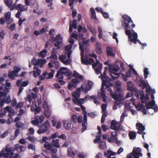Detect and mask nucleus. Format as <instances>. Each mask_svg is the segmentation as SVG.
Masks as SVG:
<instances>
[{
  "label": "nucleus",
  "mask_w": 158,
  "mask_h": 158,
  "mask_svg": "<svg viewBox=\"0 0 158 158\" xmlns=\"http://www.w3.org/2000/svg\"><path fill=\"white\" fill-rule=\"evenodd\" d=\"M122 18L123 20V25L126 29L125 30L126 34L128 36L129 40L136 44V40L137 39L138 35L136 33L134 32L133 35V38H132V35L130 29L131 27L129 24L130 23H133V21L130 17L127 15H123L122 16Z\"/></svg>",
  "instance_id": "1"
},
{
  "label": "nucleus",
  "mask_w": 158,
  "mask_h": 158,
  "mask_svg": "<svg viewBox=\"0 0 158 158\" xmlns=\"http://www.w3.org/2000/svg\"><path fill=\"white\" fill-rule=\"evenodd\" d=\"M49 139L46 136L43 137L42 139V142H46L44 145V147L46 149L51 151L52 153H56L57 151V148H59L60 147L59 144V140H53L50 143H49L46 142Z\"/></svg>",
  "instance_id": "2"
},
{
  "label": "nucleus",
  "mask_w": 158,
  "mask_h": 158,
  "mask_svg": "<svg viewBox=\"0 0 158 158\" xmlns=\"http://www.w3.org/2000/svg\"><path fill=\"white\" fill-rule=\"evenodd\" d=\"M63 75L67 76H70L72 75V73L69 70H67L66 68L62 67L60 68L58 71L55 77L57 78L56 81L61 85H63L65 83V82L63 80L64 78Z\"/></svg>",
  "instance_id": "3"
},
{
  "label": "nucleus",
  "mask_w": 158,
  "mask_h": 158,
  "mask_svg": "<svg viewBox=\"0 0 158 158\" xmlns=\"http://www.w3.org/2000/svg\"><path fill=\"white\" fill-rule=\"evenodd\" d=\"M73 75L75 77L74 79H73L69 83L67 87L68 89L70 90L73 89V88H75L78 83L82 81L83 77L80 75L76 71L73 72Z\"/></svg>",
  "instance_id": "4"
},
{
  "label": "nucleus",
  "mask_w": 158,
  "mask_h": 158,
  "mask_svg": "<svg viewBox=\"0 0 158 158\" xmlns=\"http://www.w3.org/2000/svg\"><path fill=\"white\" fill-rule=\"evenodd\" d=\"M120 125L117 122L114 120H112L111 123V125L110 128L114 130L111 132V136L114 139H117V131L120 130Z\"/></svg>",
  "instance_id": "5"
},
{
  "label": "nucleus",
  "mask_w": 158,
  "mask_h": 158,
  "mask_svg": "<svg viewBox=\"0 0 158 158\" xmlns=\"http://www.w3.org/2000/svg\"><path fill=\"white\" fill-rule=\"evenodd\" d=\"M123 96L121 94H118L116 93H114L111 95V97L115 100L114 102V105L113 107L114 110L117 109V106L120 105V101L122 99Z\"/></svg>",
  "instance_id": "6"
},
{
  "label": "nucleus",
  "mask_w": 158,
  "mask_h": 158,
  "mask_svg": "<svg viewBox=\"0 0 158 158\" xmlns=\"http://www.w3.org/2000/svg\"><path fill=\"white\" fill-rule=\"evenodd\" d=\"M50 127L49 123L48 120L46 121L44 124H42L39 127L37 133L39 134L44 133L48 131Z\"/></svg>",
  "instance_id": "7"
},
{
  "label": "nucleus",
  "mask_w": 158,
  "mask_h": 158,
  "mask_svg": "<svg viewBox=\"0 0 158 158\" xmlns=\"http://www.w3.org/2000/svg\"><path fill=\"white\" fill-rule=\"evenodd\" d=\"M51 38L53 42H56L54 44L55 46L57 47V49H60V46L63 42V37L61 36V35L59 34L57 35L55 37H51Z\"/></svg>",
  "instance_id": "8"
},
{
  "label": "nucleus",
  "mask_w": 158,
  "mask_h": 158,
  "mask_svg": "<svg viewBox=\"0 0 158 158\" xmlns=\"http://www.w3.org/2000/svg\"><path fill=\"white\" fill-rule=\"evenodd\" d=\"M141 152V150L139 148H133L132 153L134 154V158H139V156H142V154Z\"/></svg>",
  "instance_id": "9"
},
{
  "label": "nucleus",
  "mask_w": 158,
  "mask_h": 158,
  "mask_svg": "<svg viewBox=\"0 0 158 158\" xmlns=\"http://www.w3.org/2000/svg\"><path fill=\"white\" fill-rule=\"evenodd\" d=\"M11 100L10 95L6 98L4 97L3 98L0 100V106L2 107L5 103L9 104L11 102Z\"/></svg>",
  "instance_id": "10"
},
{
  "label": "nucleus",
  "mask_w": 158,
  "mask_h": 158,
  "mask_svg": "<svg viewBox=\"0 0 158 158\" xmlns=\"http://www.w3.org/2000/svg\"><path fill=\"white\" fill-rule=\"evenodd\" d=\"M102 81V89H103V87H105V85H110V86H113V84L110 83L112 81V80L110 79L108 77H107L106 78H104Z\"/></svg>",
  "instance_id": "11"
},
{
  "label": "nucleus",
  "mask_w": 158,
  "mask_h": 158,
  "mask_svg": "<svg viewBox=\"0 0 158 158\" xmlns=\"http://www.w3.org/2000/svg\"><path fill=\"white\" fill-rule=\"evenodd\" d=\"M76 150L73 148L70 147L68 148L67 155L68 156L73 158L76 155Z\"/></svg>",
  "instance_id": "12"
},
{
  "label": "nucleus",
  "mask_w": 158,
  "mask_h": 158,
  "mask_svg": "<svg viewBox=\"0 0 158 158\" xmlns=\"http://www.w3.org/2000/svg\"><path fill=\"white\" fill-rule=\"evenodd\" d=\"M5 20L6 23L7 24H9L13 21L12 19L11 18V13L10 12H8L5 13Z\"/></svg>",
  "instance_id": "13"
},
{
  "label": "nucleus",
  "mask_w": 158,
  "mask_h": 158,
  "mask_svg": "<svg viewBox=\"0 0 158 158\" xmlns=\"http://www.w3.org/2000/svg\"><path fill=\"white\" fill-rule=\"evenodd\" d=\"M106 52L108 56L114 57L115 56V52L112 48L107 47L106 49Z\"/></svg>",
  "instance_id": "14"
},
{
  "label": "nucleus",
  "mask_w": 158,
  "mask_h": 158,
  "mask_svg": "<svg viewBox=\"0 0 158 158\" xmlns=\"http://www.w3.org/2000/svg\"><path fill=\"white\" fill-rule=\"evenodd\" d=\"M73 46L67 45L65 47V54L67 55L68 58H69L70 57L71 54H72V51L71 50Z\"/></svg>",
  "instance_id": "15"
},
{
  "label": "nucleus",
  "mask_w": 158,
  "mask_h": 158,
  "mask_svg": "<svg viewBox=\"0 0 158 158\" xmlns=\"http://www.w3.org/2000/svg\"><path fill=\"white\" fill-rule=\"evenodd\" d=\"M81 88H78L76 91L72 93V95L73 97V100H75L76 98H79L81 94Z\"/></svg>",
  "instance_id": "16"
},
{
  "label": "nucleus",
  "mask_w": 158,
  "mask_h": 158,
  "mask_svg": "<svg viewBox=\"0 0 158 158\" xmlns=\"http://www.w3.org/2000/svg\"><path fill=\"white\" fill-rule=\"evenodd\" d=\"M10 88L5 87L4 91H0V100L2 99V97H5L7 96V94L9 92Z\"/></svg>",
  "instance_id": "17"
},
{
  "label": "nucleus",
  "mask_w": 158,
  "mask_h": 158,
  "mask_svg": "<svg viewBox=\"0 0 158 158\" xmlns=\"http://www.w3.org/2000/svg\"><path fill=\"white\" fill-rule=\"evenodd\" d=\"M73 102L75 104L78 106H80L84 104L85 102V99L84 98H76L75 100H73Z\"/></svg>",
  "instance_id": "18"
},
{
  "label": "nucleus",
  "mask_w": 158,
  "mask_h": 158,
  "mask_svg": "<svg viewBox=\"0 0 158 158\" xmlns=\"http://www.w3.org/2000/svg\"><path fill=\"white\" fill-rule=\"evenodd\" d=\"M64 127L67 130H70L71 128V122L70 120L63 121Z\"/></svg>",
  "instance_id": "19"
},
{
  "label": "nucleus",
  "mask_w": 158,
  "mask_h": 158,
  "mask_svg": "<svg viewBox=\"0 0 158 158\" xmlns=\"http://www.w3.org/2000/svg\"><path fill=\"white\" fill-rule=\"evenodd\" d=\"M155 106H157L155 104V102L154 100H152V101H150L146 105V109H153V107Z\"/></svg>",
  "instance_id": "20"
},
{
  "label": "nucleus",
  "mask_w": 158,
  "mask_h": 158,
  "mask_svg": "<svg viewBox=\"0 0 158 158\" xmlns=\"http://www.w3.org/2000/svg\"><path fill=\"white\" fill-rule=\"evenodd\" d=\"M121 82L118 81H117L115 82V86L116 88V90L118 93L119 94H120V93L121 92Z\"/></svg>",
  "instance_id": "21"
},
{
  "label": "nucleus",
  "mask_w": 158,
  "mask_h": 158,
  "mask_svg": "<svg viewBox=\"0 0 158 158\" xmlns=\"http://www.w3.org/2000/svg\"><path fill=\"white\" fill-rule=\"evenodd\" d=\"M110 74L111 77L112 79L113 80H115L118 79L120 75L119 73H116V72H110Z\"/></svg>",
  "instance_id": "22"
},
{
  "label": "nucleus",
  "mask_w": 158,
  "mask_h": 158,
  "mask_svg": "<svg viewBox=\"0 0 158 158\" xmlns=\"http://www.w3.org/2000/svg\"><path fill=\"white\" fill-rule=\"evenodd\" d=\"M104 87H103V89H102V86H101V91L102 92L101 93V97L102 98L103 101L105 102L106 99V94L105 92V91L104 89Z\"/></svg>",
  "instance_id": "23"
},
{
  "label": "nucleus",
  "mask_w": 158,
  "mask_h": 158,
  "mask_svg": "<svg viewBox=\"0 0 158 158\" xmlns=\"http://www.w3.org/2000/svg\"><path fill=\"white\" fill-rule=\"evenodd\" d=\"M115 153L112 151L110 150H108L104 152V155L105 156H106L107 158H110L111 156H114Z\"/></svg>",
  "instance_id": "24"
},
{
  "label": "nucleus",
  "mask_w": 158,
  "mask_h": 158,
  "mask_svg": "<svg viewBox=\"0 0 158 158\" xmlns=\"http://www.w3.org/2000/svg\"><path fill=\"white\" fill-rule=\"evenodd\" d=\"M34 69H36V71H33V76L35 77H36L40 75L41 73V70L38 69L37 67L34 66Z\"/></svg>",
  "instance_id": "25"
},
{
  "label": "nucleus",
  "mask_w": 158,
  "mask_h": 158,
  "mask_svg": "<svg viewBox=\"0 0 158 158\" xmlns=\"http://www.w3.org/2000/svg\"><path fill=\"white\" fill-rule=\"evenodd\" d=\"M83 0H69V6L71 7V9H73V4L74 2L75 1L76 2H78L79 3H81V2Z\"/></svg>",
  "instance_id": "26"
},
{
  "label": "nucleus",
  "mask_w": 158,
  "mask_h": 158,
  "mask_svg": "<svg viewBox=\"0 0 158 158\" xmlns=\"http://www.w3.org/2000/svg\"><path fill=\"white\" fill-rule=\"evenodd\" d=\"M102 68V64H100L97 68L95 69V73L98 75L101 74V71Z\"/></svg>",
  "instance_id": "27"
},
{
  "label": "nucleus",
  "mask_w": 158,
  "mask_h": 158,
  "mask_svg": "<svg viewBox=\"0 0 158 158\" xmlns=\"http://www.w3.org/2000/svg\"><path fill=\"white\" fill-rule=\"evenodd\" d=\"M10 156L9 153L4 152L2 150L0 152V158L3 156L4 158H7Z\"/></svg>",
  "instance_id": "28"
},
{
  "label": "nucleus",
  "mask_w": 158,
  "mask_h": 158,
  "mask_svg": "<svg viewBox=\"0 0 158 158\" xmlns=\"http://www.w3.org/2000/svg\"><path fill=\"white\" fill-rule=\"evenodd\" d=\"M15 9L18 10H20L21 12L26 10V9L23 6L20 4H18L15 6Z\"/></svg>",
  "instance_id": "29"
},
{
  "label": "nucleus",
  "mask_w": 158,
  "mask_h": 158,
  "mask_svg": "<svg viewBox=\"0 0 158 158\" xmlns=\"http://www.w3.org/2000/svg\"><path fill=\"white\" fill-rule=\"evenodd\" d=\"M128 135L130 139H134L136 138V134L135 131H131L129 132Z\"/></svg>",
  "instance_id": "30"
},
{
  "label": "nucleus",
  "mask_w": 158,
  "mask_h": 158,
  "mask_svg": "<svg viewBox=\"0 0 158 158\" xmlns=\"http://www.w3.org/2000/svg\"><path fill=\"white\" fill-rule=\"evenodd\" d=\"M139 82L140 83L139 86H142V89H144L145 88H147V85L146 84L145 81L142 79H140L139 81Z\"/></svg>",
  "instance_id": "31"
},
{
  "label": "nucleus",
  "mask_w": 158,
  "mask_h": 158,
  "mask_svg": "<svg viewBox=\"0 0 158 158\" xmlns=\"http://www.w3.org/2000/svg\"><path fill=\"white\" fill-rule=\"evenodd\" d=\"M88 58L87 56H85V58H82L81 59V63L82 64H84L85 65H88L89 64V63L88 61Z\"/></svg>",
  "instance_id": "32"
},
{
  "label": "nucleus",
  "mask_w": 158,
  "mask_h": 158,
  "mask_svg": "<svg viewBox=\"0 0 158 158\" xmlns=\"http://www.w3.org/2000/svg\"><path fill=\"white\" fill-rule=\"evenodd\" d=\"M136 126L138 130L144 131L145 129L144 126L141 123H137L136 124Z\"/></svg>",
  "instance_id": "33"
},
{
  "label": "nucleus",
  "mask_w": 158,
  "mask_h": 158,
  "mask_svg": "<svg viewBox=\"0 0 158 158\" xmlns=\"http://www.w3.org/2000/svg\"><path fill=\"white\" fill-rule=\"evenodd\" d=\"M14 150L12 149V148L10 147L9 148H6L5 149V151L7 153H9L10 156H13L14 154Z\"/></svg>",
  "instance_id": "34"
},
{
  "label": "nucleus",
  "mask_w": 158,
  "mask_h": 158,
  "mask_svg": "<svg viewBox=\"0 0 158 158\" xmlns=\"http://www.w3.org/2000/svg\"><path fill=\"white\" fill-rule=\"evenodd\" d=\"M81 90L84 91L85 92H87L88 90H90V89H88L87 85L85 84H83L81 85Z\"/></svg>",
  "instance_id": "35"
},
{
  "label": "nucleus",
  "mask_w": 158,
  "mask_h": 158,
  "mask_svg": "<svg viewBox=\"0 0 158 158\" xmlns=\"http://www.w3.org/2000/svg\"><path fill=\"white\" fill-rule=\"evenodd\" d=\"M47 51L46 49H44L40 52L39 56H41L42 58H44L47 55Z\"/></svg>",
  "instance_id": "36"
},
{
  "label": "nucleus",
  "mask_w": 158,
  "mask_h": 158,
  "mask_svg": "<svg viewBox=\"0 0 158 158\" xmlns=\"http://www.w3.org/2000/svg\"><path fill=\"white\" fill-rule=\"evenodd\" d=\"M90 11L91 14V19L93 20V18H96V13L94 8L91 7L90 9Z\"/></svg>",
  "instance_id": "37"
},
{
  "label": "nucleus",
  "mask_w": 158,
  "mask_h": 158,
  "mask_svg": "<svg viewBox=\"0 0 158 158\" xmlns=\"http://www.w3.org/2000/svg\"><path fill=\"white\" fill-rule=\"evenodd\" d=\"M131 69H129L128 72H126L125 75L123 74L122 76L123 77V76H125L126 77L124 78L125 80H126V78L128 77H131Z\"/></svg>",
  "instance_id": "38"
},
{
  "label": "nucleus",
  "mask_w": 158,
  "mask_h": 158,
  "mask_svg": "<svg viewBox=\"0 0 158 158\" xmlns=\"http://www.w3.org/2000/svg\"><path fill=\"white\" fill-rule=\"evenodd\" d=\"M87 28L93 35H95V34L96 31L93 27L90 25H88L87 26Z\"/></svg>",
  "instance_id": "39"
},
{
  "label": "nucleus",
  "mask_w": 158,
  "mask_h": 158,
  "mask_svg": "<svg viewBox=\"0 0 158 158\" xmlns=\"http://www.w3.org/2000/svg\"><path fill=\"white\" fill-rule=\"evenodd\" d=\"M45 61L46 60L45 59H39L37 60V63H38V64H39L40 65V67L43 66L44 64L45 63Z\"/></svg>",
  "instance_id": "40"
},
{
  "label": "nucleus",
  "mask_w": 158,
  "mask_h": 158,
  "mask_svg": "<svg viewBox=\"0 0 158 158\" xmlns=\"http://www.w3.org/2000/svg\"><path fill=\"white\" fill-rule=\"evenodd\" d=\"M15 76L16 77L17 76L15 74V73L13 71L10 72H9L8 77L10 78L14 79Z\"/></svg>",
  "instance_id": "41"
},
{
  "label": "nucleus",
  "mask_w": 158,
  "mask_h": 158,
  "mask_svg": "<svg viewBox=\"0 0 158 158\" xmlns=\"http://www.w3.org/2000/svg\"><path fill=\"white\" fill-rule=\"evenodd\" d=\"M48 73H44L42 76L40 77V80L42 81L44 80L45 79H48Z\"/></svg>",
  "instance_id": "42"
},
{
  "label": "nucleus",
  "mask_w": 158,
  "mask_h": 158,
  "mask_svg": "<svg viewBox=\"0 0 158 158\" xmlns=\"http://www.w3.org/2000/svg\"><path fill=\"white\" fill-rule=\"evenodd\" d=\"M21 69V68L18 66H15L14 67V70L13 71L15 74H16L17 76L18 74V72L20 71Z\"/></svg>",
  "instance_id": "43"
},
{
  "label": "nucleus",
  "mask_w": 158,
  "mask_h": 158,
  "mask_svg": "<svg viewBox=\"0 0 158 158\" xmlns=\"http://www.w3.org/2000/svg\"><path fill=\"white\" fill-rule=\"evenodd\" d=\"M77 20H74L72 21V23L71 24H70L69 25L71 26L72 27H73V28L74 29H77Z\"/></svg>",
  "instance_id": "44"
},
{
  "label": "nucleus",
  "mask_w": 158,
  "mask_h": 158,
  "mask_svg": "<svg viewBox=\"0 0 158 158\" xmlns=\"http://www.w3.org/2000/svg\"><path fill=\"white\" fill-rule=\"evenodd\" d=\"M143 72L144 78L146 79L147 78L148 75L149 74V72L148 71V69L147 68H146L144 69Z\"/></svg>",
  "instance_id": "45"
},
{
  "label": "nucleus",
  "mask_w": 158,
  "mask_h": 158,
  "mask_svg": "<svg viewBox=\"0 0 158 158\" xmlns=\"http://www.w3.org/2000/svg\"><path fill=\"white\" fill-rule=\"evenodd\" d=\"M106 143L104 141H101L99 144V148L101 149H104L106 147Z\"/></svg>",
  "instance_id": "46"
},
{
  "label": "nucleus",
  "mask_w": 158,
  "mask_h": 158,
  "mask_svg": "<svg viewBox=\"0 0 158 158\" xmlns=\"http://www.w3.org/2000/svg\"><path fill=\"white\" fill-rule=\"evenodd\" d=\"M139 95H140V99L142 101V102L144 103L145 101H144L143 100L145 99V96L143 91L140 93Z\"/></svg>",
  "instance_id": "47"
},
{
  "label": "nucleus",
  "mask_w": 158,
  "mask_h": 158,
  "mask_svg": "<svg viewBox=\"0 0 158 158\" xmlns=\"http://www.w3.org/2000/svg\"><path fill=\"white\" fill-rule=\"evenodd\" d=\"M55 73V71L51 69V72L49 73H47L48 76V79H51L53 77L54 74Z\"/></svg>",
  "instance_id": "48"
},
{
  "label": "nucleus",
  "mask_w": 158,
  "mask_h": 158,
  "mask_svg": "<svg viewBox=\"0 0 158 158\" xmlns=\"http://www.w3.org/2000/svg\"><path fill=\"white\" fill-rule=\"evenodd\" d=\"M31 123L33 125L37 126L39 124V121L37 118H35V120H32Z\"/></svg>",
  "instance_id": "49"
},
{
  "label": "nucleus",
  "mask_w": 158,
  "mask_h": 158,
  "mask_svg": "<svg viewBox=\"0 0 158 158\" xmlns=\"http://www.w3.org/2000/svg\"><path fill=\"white\" fill-rule=\"evenodd\" d=\"M136 110L138 111H140L144 108H145V106L143 104H141L138 105L136 106Z\"/></svg>",
  "instance_id": "50"
},
{
  "label": "nucleus",
  "mask_w": 158,
  "mask_h": 158,
  "mask_svg": "<svg viewBox=\"0 0 158 158\" xmlns=\"http://www.w3.org/2000/svg\"><path fill=\"white\" fill-rule=\"evenodd\" d=\"M77 116L76 114H73L71 117V119L73 120V122L75 123H77Z\"/></svg>",
  "instance_id": "51"
},
{
  "label": "nucleus",
  "mask_w": 158,
  "mask_h": 158,
  "mask_svg": "<svg viewBox=\"0 0 158 158\" xmlns=\"http://www.w3.org/2000/svg\"><path fill=\"white\" fill-rule=\"evenodd\" d=\"M16 126L18 128H21L24 126L23 123L20 122H18L15 124Z\"/></svg>",
  "instance_id": "52"
},
{
  "label": "nucleus",
  "mask_w": 158,
  "mask_h": 158,
  "mask_svg": "<svg viewBox=\"0 0 158 158\" xmlns=\"http://www.w3.org/2000/svg\"><path fill=\"white\" fill-rule=\"evenodd\" d=\"M71 38H74L75 39L77 40L78 39V35L77 32L76 31L73 32L71 35Z\"/></svg>",
  "instance_id": "53"
},
{
  "label": "nucleus",
  "mask_w": 158,
  "mask_h": 158,
  "mask_svg": "<svg viewBox=\"0 0 158 158\" xmlns=\"http://www.w3.org/2000/svg\"><path fill=\"white\" fill-rule=\"evenodd\" d=\"M66 55H62L59 56V59L61 62H63L66 59Z\"/></svg>",
  "instance_id": "54"
},
{
  "label": "nucleus",
  "mask_w": 158,
  "mask_h": 158,
  "mask_svg": "<svg viewBox=\"0 0 158 158\" xmlns=\"http://www.w3.org/2000/svg\"><path fill=\"white\" fill-rule=\"evenodd\" d=\"M5 4L8 7L11 6L12 4V1L11 0H6L4 2Z\"/></svg>",
  "instance_id": "55"
},
{
  "label": "nucleus",
  "mask_w": 158,
  "mask_h": 158,
  "mask_svg": "<svg viewBox=\"0 0 158 158\" xmlns=\"http://www.w3.org/2000/svg\"><path fill=\"white\" fill-rule=\"evenodd\" d=\"M31 63L32 64H33L34 65H37L38 64L37 63V61L36 59L34 57L31 60Z\"/></svg>",
  "instance_id": "56"
},
{
  "label": "nucleus",
  "mask_w": 158,
  "mask_h": 158,
  "mask_svg": "<svg viewBox=\"0 0 158 158\" xmlns=\"http://www.w3.org/2000/svg\"><path fill=\"white\" fill-rule=\"evenodd\" d=\"M50 59L55 60H57L58 59V57L56 53H52V55L50 56Z\"/></svg>",
  "instance_id": "57"
},
{
  "label": "nucleus",
  "mask_w": 158,
  "mask_h": 158,
  "mask_svg": "<svg viewBox=\"0 0 158 158\" xmlns=\"http://www.w3.org/2000/svg\"><path fill=\"white\" fill-rule=\"evenodd\" d=\"M105 86H106V89H107L108 92H110V93L111 95L113 94H111L112 93V90L110 87V86H111L110 85H105Z\"/></svg>",
  "instance_id": "58"
},
{
  "label": "nucleus",
  "mask_w": 158,
  "mask_h": 158,
  "mask_svg": "<svg viewBox=\"0 0 158 158\" xmlns=\"http://www.w3.org/2000/svg\"><path fill=\"white\" fill-rule=\"evenodd\" d=\"M87 113H86V112H85V113H84V114L83 120L82 123H86V124H87Z\"/></svg>",
  "instance_id": "59"
},
{
  "label": "nucleus",
  "mask_w": 158,
  "mask_h": 158,
  "mask_svg": "<svg viewBox=\"0 0 158 158\" xmlns=\"http://www.w3.org/2000/svg\"><path fill=\"white\" fill-rule=\"evenodd\" d=\"M46 2L48 3V7H51L53 5V0H45Z\"/></svg>",
  "instance_id": "60"
},
{
  "label": "nucleus",
  "mask_w": 158,
  "mask_h": 158,
  "mask_svg": "<svg viewBox=\"0 0 158 158\" xmlns=\"http://www.w3.org/2000/svg\"><path fill=\"white\" fill-rule=\"evenodd\" d=\"M95 51L96 52L100 55L102 53V51L101 48H96Z\"/></svg>",
  "instance_id": "61"
},
{
  "label": "nucleus",
  "mask_w": 158,
  "mask_h": 158,
  "mask_svg": "<svg viewBox=\"0 0 158 158\" xmlns=\"http://www.w3.org/2000/svg\"><path fill=\"white\" fill-rule=\"evenodd\" d=\"M109 70L110 72H118V68H115L114 67H110L109 68Z\"/></svg>",
  "instance_id": "62"
},
{
  "label": "nucleus",
  "mask_w": 158,
  "mask_h": 158,
  "mask_svg": "<svg viewBox=\"0 0 158 158\" xmlns=\"http://www.w3.org/2000/svg\"><path fill=\"white\" fill-rule=\"evenodd\" d=\"M16 25L15 23H13L10 25V29L11 31H14L15 29Z\"/></svg>",
  "instance_id": "63"
},
{
  "label": "nucleus",
  "mask_w": 158,
  "mask_h": 158,
  "mask_svg": "<svg viewBox=\"0 0 158 158\" xmlns=\"http://www.w3.org/2000/svg\"><path fill=\"white\" fill-rule=\"evenodd\" d=\"M89 42L88 40H83L82 44L85 46L87 47L89 45Z\"/></svg>",
  "instance_id": "64"
}]
</instances>
